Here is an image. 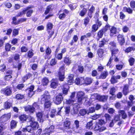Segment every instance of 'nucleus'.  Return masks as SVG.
Returning <instances> with one entry per match:
<instances>
[{"label":"nucleus","instance_id":"1","mask_svg":"<svg viewBox=\"0 0 135 135\" xmlns=\"http://www.w3.org/2000/svg\"><path fill=\"white\" fill-rule=\"evenodd\" d=\"M50 96L47 91H45L44 94L41 96V102L42 103H44L45 108H48L51 105L50 101Z\"/></svg>","mask_w":135,"mask_h":135},{"label":"nucleus","instance_id":"2","mask_svg":"<svg viewBox=\"0 0 135 135\" xmlns=\"http://www.w3.org/2000/svg\"><path fill=\"white\" fill-rule=\"evenodd\" d=\"M76 97L78 102H81L84 99H85V102L88 101V99L86 96H85L84 93L82 91H79L77 93Z\"/></svg>","mask_w":135,"mask_h":135},{"label":"nucleus","instance_id":"3","mask_svg":"<svg viewBox=\"0 0 135 135\" xmlns=\"http://www.w3.org/2000/svg\"><path fill=\"white\" fill-rule=\"evenodd\" d=\"M39 106L36 103H34L32 106L28 105L24 107L25 110L26 111H29L30 112L32 113L35 111V109H38Z\"/></svg>","mask_w":135,"mask_h":135},{"label":"nucleus","instance_id":"4","mask_svg":"<svg viewBox=\"0 0 135 135\" xmlns=\"http://www.w3.org/2000/svg\"><path fill=\"white\" fill-rule=\"evenodd\" d=\"M91 98L97 99L100 101L105 102L107 100L108 96L107 95H100L97 94H95L91 96Z\"/></svg>","mask_w":135,"mask_h":135},{"label":"nucleus","instance_id":"5","mask_svg":"<svg viewBox=\"0 0 135 135\" xmlns=\"http://www.w3.org/2000/svg\"><path fill=\"white\" fill-rule=\"evenodd\" d=\"M29 122L30 125L33 128L36 129L38 128V125L37 122L35 121L34 118L31 116H30L29 118Z\"/></svg>","mask_w":135,"mask_h":135},{"label":"nucleus","instance_id":"6","mask_svg":"<svg viewBox=\"0 0 135 135\" xmlns=\"http://www.w3.org/2000/svg\"><path fill=\"white\" fill-rule=\"evenodd\" d=\"M63 97L61 94L56 95L54 97V102L56 104L58 105L61 103L63 100Z\"/></svg>","mask_w":135,"mask_h":135},{"label":"nucleus","instance_id":"7","mask_svg":"<svg viewBox=\"0 0 135 135\" xmlns=\"http://www.w3.org/2000/svg\"><path fill=\"white\" fill-rule=\"evenodd\" d=\"M64 72V67H61L59 69L58 73L59 79L60 81H63L65 78Z\"/></svg>","mask_w":135,"mask_h":135},{"label":"nucleus","instance_id":"8","mask_svg":"<svg viewBox=\"0 0 135 135\" xmlns=\"http://www.w3.org/2000/svg\"><path fill=\"white\" fill-rule=\"evenodd\" d=\"M1 93L4 94L6 96L11 95L12 93V89L10 87H7L6 88L2 89L1 91Z\"/></svg>","mask_w":135,"mask_h":135},{"label":"nucleus","instance_id":"9","mask_svg":"<svg viewBox=\"0 0 135 135\" xmlns=\"http://www.w3.org/2000/svg\"><path fill=\"white\" fill-rule=\"evenodd\" d=\"M36 115L38 120L40 122H43L44 120L48 118L47 115H44L43 117V114L41 112H38L37 113Z\"/></svg>","mask_w":135,"mask_h":135},{"label":"nucleus","instance_id":"10","mask_svg":"<svg viewBox=\"0 0 135 135\" xmlns=\"http://www.w3.org/2000/svg\"><path fill=\"white\" fill-rule=\"evenodd\" d=\"M70 122L69 120H66L65 121L63 124V126L65 129L68 132H71L72 131V128L70 126Z\"/></svg>","mask_w":135,"mask_h":135},{"label":"nucleus","instance_id":"11","mask_svg":"<svg viewBox=\"0 0 135 135\" xmlns=\"http://www.w3.org/2000/svg\"><path fill=\"white\" fill-rule=\"evenodd\" d=\"M11 116L10 113L3 115L0 118V122L1 123H3L7 121L10 118Z\"/></svg>","mask_w":135,"mask_h":135},{"label":"nucleus","instance_id":"12","mask_svg":"<svg viewBox=\"0 0 135 135\" xmlns=\"http://www.w3.org/2000/svg\"><path fill=\"white\" fill-rule=\"evenodd\" d=\"M69 88V86L68 84H67L65 85H64L62 86V91L63 94L64 95H66L67 94L68 90Z\"/></svg>","mask_w":135,"mask_h":135},{"label":"nucleus","instance_id":"13","mask_svg":"<svg viewBox=\"0 0 135 135\" xmlns=\"http://www.w3.org/2000/svg\"><path fill=\"white\" fill-rule=\"evenodd\" d=\"M108 74V73L107 71H104L102 72L100 76H97L96 78L98 79H105Z\"/></svg>","mask_w":135,"mask_h":135},{"label":"nucleus","instance_id":"14","mask_svg":"<svg viewBox=\"0 0 135 135\" xmlns=\"http://www.w3.org/2000/svg\"><path fill=\"white\" fill-rule=\"evenodd\" d=\"M118 115L123 119H125L127 117V115L125 111L124 110H119L118 112Z\"/></svg>","mask_w":135,"mask_h":135},{"label":"nucleus","instance_id":"15","mask_svg":"<svg viewBox=\"0 0 135 135\" xmlns=\"http://www.w3.org/2000/svg\"><path fill=\"white\" fill-rule=\"evenodd\" d=\"M31 8V7H28L26 8H24L22 11L18 13L17 16V17L22 16V15L25 14L26 11Z\"/></svg>","mask_w":135,"mask_h":135},{"label":"nucleus","instance_id":"16","mask_svg":"<svg viewBox=\"0 0 135 135\" xmlns=\"http://www.w3.org/2000/svg\"><path fill=\"white\" fill-rule=\"evenodd\" d=\"M118 40L119 42L121 45H123L125 42V40L123 36L119 35L117 36Z\"/></svg>","mask_w":135,"mask_h":135},{"label":"nucleus","instance_id":"17","mask_svg":"<svg viewBox=\"0 0 135 135\" xmlns=\"http://www.w3.org/2000/svg\"><path fill=\"white\" fill-rule=\"evenodd\" d=\"M34 89V86L33 85H32L27 90V91L28 92V94L29 97H32L34 94V92L33 91Z\"/></svg>","mask_w":135,"mask_h":135},{"label":"nucleus","instance_id":"18","mask_svg":"<svg viewBox=\"0 0 135 135\" xmlns=\"http://www.w3.org/2000/svg\"><path fill=\"white\" fill-rule=\"evenodd\" d=\"M84 78H77L75 79V82L77 84L81 85L83 84L84 82Z\"/></svg>","mask_w":135,"mask_h":135},{"label":"nucleus","instance_id":"19","mask_svg":"<svg viewBox=\"0 0 135 135\" xmlns=\"http://www.w3.org/2000/svg\"><path fill=\"white\" fill-rule=\"evenodd\" d=\"M74 75L72 74L69 75L67 79V82L68 84L69 85H70L73 83Z\"/></svg>","mask_w":135,"mask_h":135},{"label":"nucleus","instance_id":"20","mask_svg":"<svg viewBox=\"0 0 135 135\" xmlns=\"http://www.w3.org/2000/svg\"><path fill=\"white\" fill-rule=\"evenodd\" d=\"M83 84H85L86 85H89L92 83V79L90 78H86L85 79L84 78Z\"/></svg>","mask_w":135,"mask_h":135},{"label":"nucleus","instance_id":"21","mask_svg":"<svg viewBox=\"0 0 135 135\" xmlns=\"http://www.w3.org/2000/svg\"><path fill=\"white\" fill-rule=\"evenodd\" d=\"M29 117L27 115L25 114H23L21 115L19 117V119L22 122H23L26 120V119L28 118H29Z\"/></svg>","mask_w":135,"mask_h":135},{"label":"nucleus","instance_id":"22","mask_svg":"<svg viewBox=\"0 0 135 135\" xmlns=\"http://www.w3.org/2000/svg\"><path fill=\"white\" fill-rule=\"evenodd\" d=\"M128 88V85H124L123 89V93L125 95H127L129 93Z\"/></svg>","mask_w":135,"mask_h":135},{"label":"nucleus","instance_id":"23","mask_svg":"<svg viewBox=\"0 0 135 135\" xmlns=\"http://www.w3.org/2000/svg\"><path fill=\"white\" fill-rule=\"evenodd\" d=\"M54 128V127L53 126H51L49 128L46 129L44 131L47 133H49L50 134V132L53 131Z\"/></svg>","mask_w":135,"mask_h":135},{"label":"nucleus","instance_id":"24","mask_svg":"<svg viewBox=\"0 0 135 135\" xmlns=\"http://www.w3.org/2000/svg\"><path fill=\"white\" fill-rule=\"evenodd\" d=\"M42 83L44 86H46L49 82V80L47 78L45 77L42 80Z\"/></svg>","mask_w":135,"mask_h":135},{"label":"nucleus","instance_id":"25","mask_svg":"<svg viewBox=\"0 0 135 135\" xmlns=\"http://www.w3.org/2000/svg\"><path fill=\"white\" fill-rule=\"evenodd\" d=\"M46 55L45 57V59H47L48 58V55H50L51 53V50L48 47L45 50Z\"/></svg>","mask_w":135,"mask_h":135},{"label":"nucleus","instance_id":"26","mask_svg":"<svg viewBox=\"0 0 135 135\" xmlns=\"http://www.w3.org/2000/svg\"><path fill=\"white\" fill-rule=\"evenodd\" d=\"M79 121L78 120H76L74 122V124L75 126V127H73L72 130H75V129H78L79 127Z\"/></svg>","mask_w":135,"mask_h":135},{"label":"nucleus","instance_id":"27","mask_svg":"<svg viewBox=\"0 0 135 135\" xmlns=\"http://www.w3.org/2000/svg\"><path fill=\"white\" fill-rule=\"evenodd\" d=\"M87 11L86 9L85 8H83L82 10L80 11L79 13V15L80 16L83 17L86 14Z\"/></svg>","mask_w":135,"mask_h":135},{"label":"nucleus","instance_id":"28","mask_svg":"<svg viewBox=\"0 0 135 135\" xmlns=\"http://www.w3.org/2000/svg\"><path fill=\"white\" fill-rule=\"evenodd\" d=\"M135 132V128L131 127L127 133L128 135H133Z\"/></svg>","mask_w":135,"mask_h":135},{"label":"nucleus","instance_id":"29","mask_svg":"<svg viewBox=\"0 0 135 135\" xmlns=\"http://www.w3.org/2000/svg\"><path fill=\"white\" fill-rule=\"evenodd\" d=\"M64 61L65 63L68 65H70L71 63V60L69 57H65Z\"/></svg>","mask_w":135,"mask_h":135},{"label":"nucleus","instance_id":"30","mask_svg":"<svg viewBox=\"0 0 135 135\" xmlns=\"http://www.w3.org/2000/svg\"><path fill=\"white\" fill-rule=\"evenodd\" d=\"M58 85V83L56 81H52L50 85L51 87L53 88H55Z\"/></svg>","mask_w":135,"mask_h":135},{"label":"nucleus","instance_id":"31","mask_svg":"<svg viewBox=\"0 0 135 135\" xmlns=\"http://www.w3.org/2000/svg\"><path fill=\"white\" fill-rule=\"evenodd\" d=\"M110 31V36H113L114 34H116V29L114 27H113L111 28Z\"/></svg>","mask_w":135,"mask_h":135},{"label":"nucleus","instance_id":"32","mask_svg":"<svg viewBox=\"0 0 135 135\" xmlns=\"http://www.w3.org/2000/svg\"><path fill=\"white\" fill-rule=\"evenodd\" d=\"M104 31L103 30H101L99 31L97 34V36L99 38H101L102 37L104 34Z\"/></svg>","mask_w":135,"mask_h":135},{"label":"nucleus","instance_id":"33","mask_svg":"<svg viewBox=\"0 0 135 135\" xmlns=\"http://www.w3.org/2000/svg\"><path fill=\"white\" fill-rule=\"evenodd\" d=\"M124 10L126 11L129 14H132L133 12V10L130 7L127 8L125 7L123 8Z\"/></svg>","mask_w":135,"mask_h":135},{"label":"nucleus","instance_id":"34","mask_svg":"<svg viewBox=\"0 0 135 135\" xmlns=\"http://www.w3.org/2000/svg\"><path fill=\"white\" fill-rule=\"evenodd\" d=\"M135 49L133 47H129L127 48L125 50L126 52L129 53L132 51H134L135 50Z\"/></svg>","mask_w":135,"mask_h":135},{"label":"nucleus","instance_id":"35","mask_svg":"<svg viewBox=\"0 0 135 135\" xmlns=\"http://www.w3.org/2000/svg\"><path fill=\"white\" fill-rule=\"evenodd\" d=\"M118 52V50L117 49H113V50H111V52L112 54V56L113 57V56L114 55H115V54H117Z\"/></svg>","mask_w":135,"mask_h":135},{"label":"nucleus","instance_id":"36","mask_svg":"<svg viewBox=\"0 0 135 135\" xmlns=\"http://www.w3.org/2000/svg\"><path fill=\"white\" fill-rule=\"evenodd\" d=\"M106 42V41L105 39H103L101 41L99 42V47H102L105 44Z\"/></svg>","mask_w":135,"mask_h":135},{"label":"nucleus","instance_id":"37","mask_svg":"<svg viewBox=\"0 0 135 135\" xmlns=\"http://www.w3.org/2000/svg\"><path fill=\"white\" fill-rule=\"evenodd\" d=\"M103 49H99L98 50V53L100 57H102L103 56Z\"/></svg>","mask_w":135,"mask_h":135},{"label":"nucleus","instance_id":"38","mask_svg":"<svg viewBox=\"0 0 135 135\" xmlns=\"http://www.w3.org/2000/svg\"><path fill=\"white\" fill-rule=\"evenodd\" d=\"M17 122L15 121L12 120L11 123V126L12 128H15L16 126Z\"/></svg>","mask_w":135,"mask_h":135},{"label":"nucleus","instance_id":"39","mask_svg":"<svg viewBox=\"0 0 135 135\" xmlns=\"http://www.w3.org/2000/svg\"><path fill=\"white\" fill-rule=\"evenodd\" d=\"M26 13L27 17H30L33 11L32 9H29L27 11Z\"/></svg>","mask_w":135,"mask_h":135},{"label":"nucleus","instance_id":"40","mask_svg":"<svg viewBox=\"0 0 135 135\" xmlns=\"http://www.w3.org/2000/svg\"><path fill=\"white\" fill-rule=\"evenodd\" d=\"M56 57L59 60H61L62 58V53L55 54Z\"/></svg>","mask_w":135,"mask_h":135},{"label":"nucleus","instance_id":"41","mask_svg":"<svg viewBox=\"0 0 135 135\" xmlns=\"http://www.w3.org/2000/svg\"><path fill=\"white\" fill-rule=\"evenodd\" d=\"M4 107L6 108H9L11 106V104L8 102H6L4 104Z\"/></svg>","mask_w":135,"mask_h":135},{"label":"nucleus","instance_id":"42","mask_svg":"<svg viewBox=\"0 0 135 135\" xmlns=\"http://www.w3.org/2000/svg\"><path fill=\"white\" fill-rule=\"evenodd\" d=\"M124 66L123 64H118L116 65V69L120 70H121Z\"/></svg>","mask_w":135,"mask_h":135},{"label":"nucleus","instance_id":"43","mask_svg":"<svg viewBox=\"0 0 135 135\" xmlns=\"http://www.w3.org/2000/svg\"><path fill=\"white\" fill-rule=\"evenodd\" d=\"M98 28V26L96 24L93 25L92 26L91 30L93 32H95Z\"/></svg>","mask_w":135,"mask_h":135},{"label":"nucleus","instance_id":"44","mask_svg":"<svg viewBox=\"0 0 135 135\" xmlns=\"http://www.w3.org/2000/svg\"><path fill=\"white\" fill-rule=\"evenodd\" d=\"M57 63V60L56 59L54 58L51 59L50 61V64L51 66H54L56 65Z\"/></svg>","mask_w":135,"mask_h":135},{"label":"nucleus","instance_id":"45","mask_svg":"<svg viewBox=\"0 0 135 135\" xmlns=\"http://www.w3.org/2000/svg\"><path fill=\"white\" fill-rule=\"evenodd\" d=\"M69 6L70 8V9L73 10L75 9L77 7V4H73V5L71 4H70L69 5Z\"/></svg>","mask_w":135,"mask_h":135},{"label":"nucleus","instance_id":"46","mask_svg":"<svg viewBox=\"0 0 135 135\" xmlns=\"http://www.w3.org/2000/svg\"><path fill=\"white\" fill-rule=\"evenodd\" d=\"M32 50H30L28 52L27 56L30 58H31L33 55V53Z\"/></svg>","mask_w":135,"mask_h":135},{"label":"nucleus","instance_id":"47","mask_svg":"<svg viewBox=\"0 0 135 135\" xmlns=\"http://www.w3.org/2000/svg\"><path fill=\"white\" fill-rule=\"evenodd\" d=\"M24 95L20 94H17L15 97L18 100L22 99L24 98Z\"/></svg>","mask_w":135,"mask_h":135},{"label":"nucleus","instance_id":"48","mask_svg":"<svg viewBox=\"0 0 135 135\" xmlns=\"http://www.w3.org/2000/svg\"><path fill=\"white\" fill-rule=\"evenodd\" d=\"M116 90L115 88L114 87L111 88L109 91L110 94H112V95H114Z\"/></svg>","mask_w":135,"mask_h":135},{"label":"nucleus","instance_id":"49","mask_svg":"<svg viewBox=\"0 0 135 135\" xmlns=\"http://www.w3.org/2000/svg\"><path fill=\"white\" fill-rule=\"evenodd\" d=\"M87 113V112L85 109H82L80 110L79 113L81 115L84 116Z\"/></svg>","mask_w":135,"mask_h":135},{"label":"nucleus","instance_id":"50","mask_svg":"<svg viewBox=\"0 0 135 135\" xmlns=\"http://www.w3.org/2000/svg\"><path fill=\"white\" fill-rule=\"evenodd\" d=\"M11 47V45L9 43H7L5 45V49L7 51H10Z\"/></svg>","mask_w":135,"mask_h":135},{"label":"nucleus","instance_id":"51","mask_svg":"<svg viewBox=\"0 0 135 135\" xmlns=\"http://www.w3.org/2000/svg\"><path fill=\"white\" fill-rule=\"evenodd\" d=\"M51 5L48 6L45 12V15L47 14L49 11L51 9Z\"/></svg>","mask_w":135,"mask_h":135},{"label":"nucleus","instance_id":"52","mask_svg":"<svg viewBox=\"0 0 135 135\" xmlns=\"http://www.w3.org/2000/svg\"><path fill=\"white\" fill-rule=\"evenodd\" d=\"M134 59L133 57H131L129 60V61L130 65L131 66H132L133 65L134 62Z\"/></svg>","mask_w":135,"mask_h":135},{"label":"nucleus","instance_id":"53","mask_svg":"<svg viewBox=\"0 0 135 135\" xmlns=\"http://www.w3.org/2000/svg\"><path fill=\"white\" fill-rule=\"evenodd\" d=\"M97 123L100 126H102L103 124L105 123L106 122L103 120L100 119L99 120L98 122Z\"/></svg>","mask_w":135,"mask_h":135},{"label":"nucleus","instance_id":"54","mask_svg":"<svg viewBox=\"0 0 135 135\" xmlns=\"http://www.w3.org/2000/svg\"><path fill=\"white\" fill-rule=\"evenodd\" d=\"M26 128L27 131L28 132L32 133L33 132V129H33L30 125L27 126Z\"/></svg>","mask_w":135,"mask_h":135},{"label":"nucleus","instance_id":"55","mask_svg":"<svg viewBox=\"0 0 135 135\" xmlns=\"http://www.w3.org/2000/svg\"><path fill=\"white\" fill-rule=\"evenodd\" d=\"M99 124L97 123H96L94 125V129L95 131H99L100 126H99Z\"/></svg>","mask_w":135,"mask_h":135},{"label":"nucleus","instance_id":"56","mask_svg":"<svg viewBox=\"0 0 135 135\" xmlns=\"http://www.w3.org/2000/svg\"><path fill=\"white\" fill-rule=\"evenodd\" d=\"M111 83L112 84L116 83L117 82V80L115 78V76H113L112 78L110 80Z\"/></svg>","mask_w":135,"mask_h":135},{"label":"nucleus","instance_id":"57","mask_svg":"<svg viewBox=\"0 0 135 135\" xmlns=\"http://www.w3.org/2000/svg\"><path fill=\"white\" fill-rule=\"evenodd\" d=\"M65 112L66 114H68L70 112V107L69 106L66 107H65Z\"/></svg>","mask_w":135,"mask_h":135},{"label":"nucleus","instance_id":"58","mask_svg":"<svg viewBox=\"0 0 135 135\" xmlns=\"http://www.w3.org/2000/svg\"><path fill=\"white\" fill-rule=\"evenodd\" d=\"M106 121H109L111 119V117L108 114H105L104 115Z\"/></svg>","mask_w":135,"mask_h":135},{"label":"nucleus","instance_id":"59","mask_svg":"<svg viewBox=\"0 0 135 135\" xmlns=\"http://www.w3.org/2000/svg\"><path fill=\"white\" fill-rule=\"evenodd\" d=\"M95 108L94 107H92L89 108L87 113H92L95 112Z\"/></svg>","mask_w":135,"mask_h":135},{"label":"nucleus","instance_id":"60","mask_svg":"<svg viewBox=\"0 0 135 135\" xmlns=\"http://www.w3.org/2000/svg\"><path fill=\"white\" fill-rule=\"evenodd\" d=\"M31 76V74H28L25 76L22 79L24 81H25L26 80L30 78Z\"/></svg>","mask_w":135,"mask_h":135},{"label":"nucleus","instance_id":"61","mask_svg":"<svg viewBox=\"0 0 135 135\" xmlns=\"http://www.w3.org/2000/svg\"><path fill=\"white\" fill-rule=\"evenodd\" d=\"M53 26V25L51 23L49 22L47 24V27L48 29L51 30Z\"/></svg>","mask_w":135,"mask_h":135},{"label":"nucleus","instance_id":"62","mask_svg":"<svg viewBox=\"0 0 135 135\" xmlns=\"http://www.w3.org/2000/svg\"><path fill=\"white\" fill-rule=\"evenodd\" d=\"M122 30L123 32H127L129 30V28L126 26H124L122 28Z\"/></svg>","mask_w":135,"mask_h":135},{"label":"nucleus","instance_id":"63","mask_svg":"<svg viewBox=\"0 0 135 135\" xmlns=\"http://www.w3.org/2000/svg\"><path fill=\"white\" fill-rule=\"evenodd\" d=\"M56 111L55 109H52L51 112L50 117L52 118L54 117L56 113Z\"/></svg>","mask_w":135,"mask_h":135},{"label":"nucleus","instance_id":"64","mask_svg":"<svg viewBox=\"0 0 135 135\" xmlns=\"http://www.w3.org/2000/svg\"><path fill=\"white\" fill-rule=\"evenodd\" d=\"M130 5L132 8H135V1H132L130 2Z\"/></svg>","mask_w":135,"mask_h":135}]
</instances>
